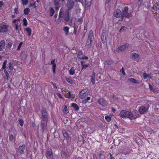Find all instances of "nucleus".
<instances>
[{"instance_id":"f257e3e1","label":"nucleus","mask_w":159,"mask_h":159,"mask_svg":"<svg viewBox=\"0 0 159 159\" xmlns=\"http://www.w3.org/2000/svg\"><path fill=\"white\" fill-rule=\"evenodd\" d=\"M64 16L65 20L66 21H68L70 19L69 13L68 11H66V13H64L63 11V9L61 8L60 11L59 17L62 18Z\"/></svg>"},{"instance_id":"f03ea898","label":"nucleus","mask_w":159,"mask_h":159,"mask_svg":"<svg viewBox=\"0 0 159 159\" xmlns=\"http://www.w3.org/2000/svg\"><path fill=\"white\" fill-rule=\"evenodd\" d=\"M138 117V114L137 111L133 110L131 111H128L127 118L130 120H134Z\"/></svg>"},{"instance_id":"7ed1b4c3","label":"nucleus","mask_w":159,"mask_h":159,"mask_svg":"<svg viewBox=\"0 0 159 159\" xmlns=\"http://www.w3.org/2000/svg\"><path fill=\"white\" fill-rule=\"evenodd\" d=\"M88 89H85L81 90L79 94V97L81 99H84L88 94Z\"/></svg>"},{"instance_id":"20e7f679","label":"nucleus","mask_w":159,"mask_h":159,"mask_svg":"<svg viewBox=\"0 0 159 159\" xmlns=\"http://www.w3.org/2000/svg\"><path fill=\"white\" fill-rule=\"evenodd\" d=\"M74 6V2L72 0H68L66 5V7L68 8V10H71Z\"/></svg>"},{"instance_id":"39448f33","label":"nucleus","mask_w":159,"mask_h":159,"mask_svg":"<svg viewBox=\"0 0 159 159\" xmlns=\"http://www.w3.org/2000/svg\"><path fill=\"white\" fill-rule=\"evenodd\" d=\"M128 8L127 7H125L122 11V18L125 17L126 18H128L131 16V14L130 13H128Z\"/></svg>"},{"instance_id":"423d86ee","label":"nucleus","mask_w":159,"mask_h":159,"mask_svg":"<svg viewBox=\"0 0 159 159\" xmlns=\"http://www.w3.org/2000/svg\"><path fill=\"white\" fill-rule=\"evenodd\" d=\"M129 46V44L128 43L125 44L124 45H122V46L118 48L116 51L117 52H120L122 51H124L126 49H127Z\"/></svg>"},{"instance_id":"0eeeda50","label":"nucleus","mask_w":159,"mask_h":159,"mask_svg":"<svg viewBox=\"0 0 159 159\" xmlns=\"http://www.w3.org/2000/svg\"><path fill=\"white\" fill-rule=\"evenodd\" d=\"M114 16L115 17L117 18H121V20H123L122 12L119 9H117L114 11Z\"/></svg>"},{"instance_id":"6e6552de","label":"nucleus","mask_w":159,"mask_h":159,"mask_svg":"<svg viewBox=\"0 0 159 159\" xmlns=\"http://www.w3.org/2000/svg\"><path fill=\"white\" fill-rule=\"evenodd\" d=\"M128 111L123 110L120 111V116L124 119H126L128 116Z\"/></svg>"},{"instance_id":"1a4fd4ad","label":"nucleus","mask_w":159,"mask_h":159,"mask_svg":"<svg viewBox=\"0 0 159 159\" xmlns=\"http://www.w3.org/2000/svg\"><path fill=\"white\" fill-rule=\"evenodd\" d=\"M93 39V32L92 30H91L90 31L89 33L87 41V43H88L89 45H90L91 44V43Z\"/></svg>"},{"instance_id":"9d476101","label":"nucleus","mask_w":159,"mask_h":159,"mask_svg":"<svg viewBox=\"0 0 159 159\" xmlns=\"http://www.w3.org/2000/svg\"><path fill=\"white\" fill-rule=\"evenodd\" d=\"M9 26L7 25H3L1 26L0 32L2 33L7 32L8 31Z\"/></svg>"},{"instance_id":"9b49d317","label":"nucleus","mask_w":159,"mask_h":159,"mask_svg":"<svg viewBox=\"0 0 159 159\" xmlns=\"http://www.w3.org/2000/svg\"><path fill=\"white\" fill-rule=\"evenodd\" d=\"M99 103L102 106H106L107 105V101L104 100L103 98H100L98 100Z\"/></svg>"},{"instance_id":"f8f14e48","label":"nucleus","mask_w":159,"mask_h":159,"mask_svg":"<svg viewBox=\"0 0 159 159\" xmlns=\"http://www.w3.org/2000/svg\"><path fill=\"white\" fill-rule=\"evenodd\" d=\"M148 109V107L142 106L139 108V111L141 114H143L147 111Z\"/></svg>"},{"instance_id":"ddd939ff","label":"nucleus","mask_w":159,"mask_h":159,"mask_svg":"<svg viewBox=\"0 0 159 159\" xmlns=\"http://www.w3.org/2000/svg\"><path fill=\"white\" fill-rule=\"evenodd\" d=\"M55 9L58 10L61 7L60 0H54Z\"/></svg>"},{"instance_id":"4468645a","label":"nucleus","mask_w":159,"mask_h":159,"mask_svg":"<svg viewBox=\"0 0 159 159\" xmlns=\"http://www.w3.org/2000/svg\"><path fill=\"white\" fill-rule=\"evenodd\" d=\"M64 96L66 98H69L73 99L75 97V95L71 94L69 91H68L67 93H65Z\"/></svg>"},{"instance_id":"2eb2a0df","label":"nucleus","mask_w":159,"mask_h":159,"mask_svg":"<svg viewBox=\"0 0 159 159\" xmlns=\"http://www.w3.org/2000/svg\"><path fill=\"white\" fill-rule=\"evenodd\" d=\"M55 59H52L51 62V65H52V69L53 70V71L54 73L55 72V69L56 67V64L55 63Z\"/></svg>"},{"instance_id":"dca6fc26","label":"nucleus","mask_w":159,"mask_h":159,"mask_svg":"<svg viewBox=\"0 0 159 159\" xmlns=\"http://www.w3.org/2000/svg\"><path fill=\"white\" fill-rule=\"evenodd\" d=\"M65 79L68 83L70 84H73L75 83V81L71 77H66Z\"/></svg>"},{"instance_id":"f3484780","label":"nucleus","mask_w":159,"mask_h":159,"mask_svg":"<svg viewBox=\"0 0 159 159\" xmlns=\"http://www.w3.org/2000/svg\"><path fill=\"white\" fill-rule=\"evenodd\" d=\"M5 44V41L4 40H2L0 42V51H2Z\"/></svg>"},{"instance_id":"a211bd4d","label":"nucleus","mask_w":159,"mask_h":159,"mask_svg":"<svg viewBox=\"0 0 159 159\" xmlns=\"http://www.w3.org/2000/svg\"><path fill=\"white\" fill-rule=\"evenodd\" d=\"M105 155V152L103 151H101L100 152L99 157L101 159H104Z\"/></svg>"},{"instance_id":"6ab92c4d","label":"nucleus","mask_w":159,"mask_h":159,"mask_svg":"<svg viewBox=\"0 0 159 159\" xmlns=\"http://www.w3.org/2000/svg\"><path fill=\"white\" fill-rule=\"evenodd\" d=\"M106 32L105 31H103L102 33L101 36V39L102 41H103L106 38Z\"/></svg>"},{"instance_id":"aec40b11","label":"nucleus","mask_w":159,"mask_h":159,"mask_svg":"<svg viewBox=\"0 0 159 159\" xmlns=\"http://www.w3.org/2000/svg\"><path fill=\"white\" fill-rule=\"evenodd\" d=\"M25 146L24 145L20 146L19 148V152L20 153H23L25 150Z\"/></svg>"},{"instance_id":"412c9836","label":"nucleus","mask_w":159,"mask_h":159,"mask_svg":"<svg viewBox=\"0 0 159 159\" xmlns=\"http://www.w3.org/2000/svg\"><path fill=\"white\" fill-rule=\"evenodd\" d=\"M128 80L133 83H135V84H138L139 83L138 81L136 80L134 78H129L128 79Z\"/></svg>"},{"instance_id":"4be33fe9","label":"nucleus","mask_w":159,"mask_h":159,"mask_svg":"<svg viewBox=\"0 0 159 159\" xmlns=\"http://www.w3.org/2000/svg\"><path fill=\"white\" fill-rule=\"evenodd\" d=\"M25 30L28 34V35L29 36H30L32 32L31 29L29 27H27L25 29Z\"/></svg>"},{"instance_id":"5701e85b","label":"nucleus","mask_w":159,"mask_h":159,"mask_svg":"<svg viewBox=\"0 0 159 159\" xmlns=\"http://www.w3.org/2000/svg\"><path fill=\"white\" fill-rule=\"evenodd\" d=\"M69 73L70 75H73L75 74V70L74 67H71L69 70Z\"/></svg>"},{"instance_id":"b1692460","label":"nucleus","mask_w":159,"mask_h":159,"mask_svg":"<svg viewBox=\"0 0 159 159\" xmlns=\"http://www.w3.org/2000/svg\"><path fill=\"white\" fill-rule=\"evenodd\" d=\"M143 76L144 79H146L148 78L150 79H151L152 78L150 75L149 74H147L145 73H143Z\"/></svg>"},{"instance_id":"393cba45","label":"nucleus","mask_w":159,"mask_h":159,"mask_svg":"<svg viewBox=\"0 0 159 159\" xmlns=\"http://www.w3.org/2000/svg\"><path fill=\"white\" fill-rule=\"evenodd\" d=\"M42 114L43 119L46 118L47 116V111L45 110H43L42 111Z\"/></svg>"},{"instance_id":"a878e982","label":"nucleus","mask_w":159,"mask_h":159,"mask_svg":"<svg viewBox=\"0 0 159 159\" xmlns=\"http://www.w3.org/2000/svg\"><path fill=\"white\" fill-rule=\"evenodd\" d=\"M63 30L65 32L66 35H68L69 33V28L67 26H65L63 28Z\"/></svg>"},{"instance_id":"bb28decb","label":"nucleus","mask_w":159,"mask_h":159,"mask_svg":"<svg viewBox=\"0 0 159 159\" xmlns=\"http://www.w3.org/2000/svg\"><path fill=\"white\" fill-rule=\"evenodd\" d=\"M71 106L75 109L76 111H78L79 109V107L78 105L75 103H72L71 104Z\"/></svg>"},{"instance_id":"cd10ccee","label":"nucleus","mask_w":159,"mask_h":159,"mask_svg":"<svg viewBox=\"0 0 159 159\" xmlns=\"http://www.w3.org/2000/svg\"><path fill=\"white\" fill-rule=\"evenodd\" d=\"M47 155L49 157H51L52 155V152L51 150H48L46 152Z\"/></svg>"},{"instance_id":"c85d7f7f","label":"nucleus","mask_w":159,"mask_h":159,"mask_svg":"<svg viewBox=\"0 0 159 159\" xmlns=\"http://www.w3.org/2000/svg\"><path fill=\"white\" fill-rule=\"evenodd\" d=\"M81 65L82 66V68L83 69H85L88 66V64H85L84 62L82 61H81Z\"/></svg>"},{"instance_id":"c756f323","label":"nucleus","mask_w":159,"mask_h":159,"mask_svg":"<svg viewBox=\"0 0 159 159\" xmlns=\"http://www.w3.org/2000/svg\"><path fill=\"white\" fill-rule=\"evenodd\" d=\"M91 81L93 84H94L95 82V75L93 74V75L91 76Z\"/></svg>"},{"instance_id":"7c9ffc66","label":"nucleus","mask_w":159,"mask_h":159,"mask_svg":"<svg viewBox=\"0 0 159 159\" xmlns=\"http://www.w3.org/2000/svg\"><path fill=\"white\" fill-rule=\"evenodd\" d=\"M4 72L6 76L7 77V79L8 80H10V77L9 76V74L8 73V72L6 70V69H5L4 70Z\"/></svg>"},{"instance_id":"2f4dec72","label":"nucleus","mask_w":159,"mask_h":159,"mask_svg":"<svg viewBox=\"0 0 159 159\" xmlns=\"http://www.w3.org/2000/svg\"><path fill=\"white\" fill-rule=\"evenodd\" d=\"M104 64L105 65H110L111 64V61L110 60H108L105 61L104 62Z\"/></svg>"},{"instance_id":"473e14b6","label":"nucleus","mask_w":159,"mask_h":159,"mask_svg":"<svg viewBox=\"0 0 159 159\" xmlns=\"http://www.w3.org/2000/svg\"><path fill=\"white\" fill-rule=\"evenodd\" d=\"M30 11V10L29 8H26L24 10V13L25 15H28Z\"/></svg>"},{"instance_id":"72a5a7b5","label":"nucleus","mask_w":159,"mask_h":159,"mask_svg":"<svg viewBox=\"0 0 159 159\" xmlns=\"http://www.w3.org/2000/svg\"><path fill=\"white\" fill-rule=\"evenodd\" d=\"M50 16H52L54 13L55 11L53 9L52 7L50 8L49 10Z\"/></svg>"},{"instance_id":"f704fd0d","label":"nucleus","mask_w":159,"mask_h":159,"mask_svg":"<svg viewBox=\"0 0 159 159\" xmlns=\"http://www.w3.org/2000/svg\"><path fill=\"white\" fill-rule=\"evenodd\" d=\"M7 60H5L4 62L3 63V64L2 66V69H4V70L5 69V68H6V66L7 64Z\"/></svg>"},{"instance_id":"c9c22d12","label":"nucleus","mask_w":159,"mask_h":159,"mask_svg":"<svg viewBox=\"0 0 159 159\" xmlns=\"http://www.w3.org/2000/svg\"><path fill=\"white\" fill-rule=\"evenodd\" d=\"M139 56V55L135 53H133L132 54V57L134 59L138 58Z\"/></svg>"},{"instance_id":"e433bc0d","label":"nucleus","mask_w":159,"mask_h":159,"mask_svg":"<svg viewBox=\"0 0 159 159\" xmlns=\"http://www.w3.org/2000/svg\"><path fill=\"white\" fill-rule=\"evenodd\" d=\"M23 25L26 26L27 25V22L26 19L25 18H24L23 20Z\"/></svg>"},{"instance_id":"4c0bfd02","label":"nucleus","mask_w":159,"mask_h":159,"mask_svg":"<svg viewBox=\"0 0 159 159\" xmlns=\"http://www.w3.org/2000/svg\"><path fill=\"white\" fill-rule=\"evenodd\" d=\"M19 123L20 126H22L24 124V121L22 119H19Z\"/></svg>"},{"instance_id":"58836bf2","label":"nucleus","mask_w":159,"mask_h":159,"mask_svg":"<svg viewBox=\"0 0 159 159\" xmlns=\"http://www.w3.org/2000/svg\"><path fill=\"white\" fill-rule=\"evenodd\" d=\"M21 2L23 5H26L28 2V0H21Z\"/></svg>"},{"instance_id":"ea45409f","label":"nucleus","mask_w":159,"mask_h":159,"mask_svg":"<svg viewBox=\"0 0 159 159\" xmlns=\"http://www.w3.org/2000/svg\"><path fill=\"white\" fill-rule=\"evenodd\" d=\"M8 67L9 69L11 70H12L13 69V66H12V64L11 62H10L8 64Z\"/></svg>"},{"instance_id":"a19ab883","label":"nucleus","mask_w":159,"mask_h":159,"mask_svg":"<svg viewBox=\"0 0 159 159\" xmlns=\"http://www.w3.org/2000/svg\"><path fill=\"white\" fill-rule=\"evenodd\" d=\"M105 120L108 122H109L111 121V117L108 116H106L105 117Z\"/></svg>"},{"instance_id":"79ce46f5","label":"nucleus","mask_w":159,"mask_h":159,"mask_svg":"<svg viewBox=\"0 0 159 159\" xmlns=\"http://www.w3.org/2000/svg\"><path fill=\"white\" fill-rule=\"evenodd\" d=\"M63 112L65 113H67L68 112V111L67 109V107L65 106L63 110Z\"/></svg>"},{"instance_id":"37998d69","label":"nucleus","mask_w":159,"mask_h":159,"mask_svg":"<svg viewBox=\"0 0 159 159\" xmlns=\"http://www.w3.org/2000/svg\"><path fill=\"white\" fill-rule=\"evenodd\" d=\"M23 44V42H20V44L17 48V50H19L20 49V48Z\"/></svg>"},{"instance_id":"c03bdc74","label":"nucleus","mask_w":159,"mask_h":159,"mask_svg":"<svg viewBox=\"0 0 159 159\" xmlns=\"http://www.w3.org/2000/svg\"><path fill=\"white\" fill-rule=\"evenodd\" d=\"M61 91L62 92H68V90L66 88H62L61 89Z\"/></svg>"},{"instance_id":"a18cd8bd","label":"nucleus","mask_w":159,"mask_h":159,"mask_svg":"<svg viewBox=\"0 0 159 159\" xmlns=\"http://www.w3.org/2000/svg\"><path fill=\"white\" fill-rule=\"evenodd\" d=\"M90 99V97H87V98L83 100V102L86 103Z\"/></svg>"},{"instance_id":"49530a36","label":"nucleus","mask_w":159,"mask_h":159,"mask_svg":"<svg viewBox=\"0 0 159 159\" xmlns=\"http://www.w3.org/2000/svg\"><path fill=\"white\" fill-rule=\"evenodd\" d=\"M10 140L12 141L13 139V136L12 134H9V135Z\"/></svg>"},{"instance_id":"de8ad7c7","label":"nucleus","mask_w":159,"mask_h":159,"mask_svg":"<svg viewBox=\"0 0 159 159\" xmlns=\"http://www.w3.org/2000/svg\"><path fill=\"white\" fill-rule=\"evenodd\" d=\"M158 6V5L157 3H155V4H154V5L152 8H153V9H154L156 10V9L157 8V7Z\"/></svg>"},{"instance_id":"09e8293b","label":"nucleus","mask_w":159,"mask_h":159,"mask_svg":"<svg viewBox=\"0 0 159 159\" xmlns=\"http://www.w3.org/2000/svg\"><path fill=\"white\" fill-rule=\"evenodd\" d=\"M12 45V43L11 42H9L7 45V47L9 48H11Z\"/></svg>"},{"instance_id":"8fccbe9b","label":"nucleus","mask_w":159,"mask_h":159,"mask_svg":"<svg viewBox=\"0 0 159 159\" xmlns=\"http://www.w3.org/2000/svg\"><path fill=\"white\" fill-rule=\"evenodd\" d=\"M36 2H35L33 3H31L30 4V5L31 6H33L34 8H35L37 7V6L35 5Z\"/></svg>"},{"instance_id":"3c124183","label":"nucleus","mask_w":159,"mask_h":159,"mask_svg":"<svg viewBox=\"0 0 159 159\" xmlns=\"http://www.w3.org/2000/svg\"><path fill=\"white\" fill-rule=\"evenodd\" d=\"M14 12L16 14H18L19 13L18 8H15L14 9Z\"/></svg>"},{"instance_id":"603ef678","label":"nucleus","mask_w":159,"mask_h":159,"mask_svg":"<svg viewBox=\"0 0 159 159\" xmlns=\"http://www.w3.org/2000/svg\"><path fill=\"white\" fill-rule=\"evenodd\" d=\"M63 134L64 137L67 138L68 137V134L67 132H65L63 133Z\"/></svg>"},{"instance_id":"864d4df0","label":"nucleus","mask_w":159,"mask_h":159,"mask_svg":"<svg viewBox=\"0 0 159 159\" xmlns=\"http://www.w3.org/2000/svg\"><path fill=\"white\" fill-rule=\"evenodd\" d=\"M120 71L122 73L123 75H125V72L124 70L123 67H122V68L120 70Z\"/></svg>"},{"instance_id":"5fc2aeb1","label":"nucleus","mask_w":159,"mask_h":159,"mask_svg":"<svg viewBox=\"0 0 159 159\" xmlns=\"http://www.w3.org/2000/svg\"><path fill=\"white\" fill-rule=\"evenodd\" d=\"M78 57L79 58H81V59H83L87 60L88 59V57H87L85 56H83V57L81 58H80L79 57Z\"/></svg>"},{"instance_id":"6e6d98bb","label":"nucleus","mask_w":159,"mask_h":159,"mask_svg":"<svg viewBox=\"0 0 159 159\" xmlns=\"http://www.w3.org/2000/svg\"><path fill=\"white\" fill-rule=\"evenodd\" d=\"M20 20V19H14L13 20V23H15L16 22V21H19Z\"/></svg>"},{"instance_id":"4d7b16f0","label":"nucleus","mask_w":159,"mask_h":159,"mask_svg":"<svg viewBox=\"0 0 159 159\" xmlns=\"http://www.w3.org/2000/svg\"><path fill=\"white\" fill-rule=\"evenodd\" d=\"M56 94L57 95V96H58V97L59 98H62V97L61 96V95L60 93H56Z\"/></svg>"},{"instance_id":"13d9d810","label":"nucleus","mask_w":159,"mask_h":159,"mask_svg":"<svg viewBox=\"0 0 159 159\" xmlns=\"http://www.w3.org/2000/svg\"><path fill=\"white\" fill-rule=\"evenodd\" d=\"M124 28H125V26H123L121 27L120 30H119L120 32H122L124 30Z\"/></svg>"},{"instance_id":"bf43d9fd","label":"nucleus","mask_w":159,"mask_h":159,"mask_svg":"<svg viewBox=\"0 0 159 159\" xmlns=\"http://www.w3.org/2000/svg\"><path fill=\"white\" fill-rule=\"evenodd\" d=\"M45 124L44 123H42L41 125V126L43 129V130H44V128L45 127Z\"/></svg>"},{"instance_id":"052dcab7","label":"nucleus","mask_w":159,"mask_h":159,"mask_svg":"<svg viewBox=\"0 0 159 159\" xmlns=\"http://www.w3.org/2000/svg\"><path fill=\"white\" fill-rule=\"evenodd\" d=\"M149 84V88L150 89L152 90V91L154 92V89L153 88V87H152V86H151L150 84Z\"/></svg>"},{"instance_id":"680f3d73","label":"nucleus","mask_w":159,"mask_h":159,"mask_svg":"<svg viewBox=\"0 0 159 159\" xmlns=\"http://www.w3.org/2000/svg\"><path fill=\"white\" fill-rule=\"evenodd\" d=\"M77 29V28H76V27H74V33L75 34H76Z\"/></svg>"},{"instance_id":"e2e57ef3","label":"nucleus","mask_w":159,"mask_h":159,"mask_svg":"<svg viewBox=\"0 0 159 159\" xmlns=\"http://www.w3.org/2000/svg\"><path fill=\"white\" fill-rule=\"evenodd\" d=\"M15 28L16 29V30H17L18 29V26L17 24H15Z\"/></svg>"},{"instance_id":"0e129e2a","label":"nucleus","mask_w":159,"mask_h":159,"mask_svg":"<svg viewBox=\"0 0 159 159\" xmlns=\"http://www.w3.org/2000/svg\"><path fill=\"white\" fill-rule=\"evenodd\" d=\"M3 5V2L2 1L0 2V8Z\"/></svg>"},{"instance_id":"69168bd1","label":"nucleus","mask_w":159,"mask_h":159,"mask_svg":"<svg viewBox=\"0 0 159 159\" xmlns=\"http://www.w3.org/2000/svg\"><path fill=\"white\" fill-rule=\"evenodd\" d=\"M110 155L111 157V159H115V158H114L112 157V155L111 154H110Z\"/></svg>"},{"instance_id":"338daca9","label":"nucleus","mask_w":159,"mask_h":159,"mask_svg":"<svg viewBox=\"0 0 159 159\" xmlns=\"http://www.w3.org/2000/svg\"><path fill=\"white\" fill-rule=\"evenodd\" d=\"M78 21L79 22H81L82 21V20L80 18L78 20Z\"/></svg>"},{"instance_id":"774afa93","label":"nucleus","mask_w":159,"mask_h":159,"mask_svg":"<svg viewBox=\"0 0 159 159\" xmlns=\"http://www.w3.org/2000/svg\"><path fill=\"white\" fill-rule=\"evenodd\" d=\"M105 0V1L107 3H109L110 1V0Z\"/></svg>"}]
</instances>
